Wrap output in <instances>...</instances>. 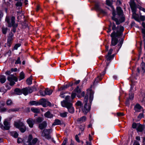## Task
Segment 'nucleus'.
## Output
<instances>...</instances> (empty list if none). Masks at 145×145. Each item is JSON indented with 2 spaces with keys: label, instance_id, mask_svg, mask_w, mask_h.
<instances>
[{
  "label": "nucleus",
  "instance_id": "obj_1",
  "mask_svg": "<svg viewBox=\"0 0 145 145\" xmlns=\"http://www.w3.org/2000/svg\"><path fill=\"white\" fill-rule=\"evenodd\" d=\"M117 10L118 15V18H116V14L115 12L113 11L112 13V19L117 24H119L120 23L123 22L125 20V17L123 14V11L120 7L117 8Z\"/></svg>",
  "mask_w": 145,
  "mask_h": 145
},
{
  "label": "nucleus",
  "instance_id": "obj_2",
  "mask_svg": "<svg viewBox=\"0 0 145 145\" xmlns=\"http://www.w3.org/2000/svg\"><path fill=\"white\" fill-rule=\"evenodd\" d=\"M93 99V95L92 93L90 94L89 101L88 95H85L84 102V107L82 108V111L84 114H86L90 110L91 105Z\"/></svg>",
  "mask_w": 145,
  "mask_h": 145
},
{
  "label": "nucleus",
  "instance_id": "obj_3",
  "mask_svg": "<svg viewBox=\"0 0 145 145\" xmlns=\"http://www.w3.org/2000/svg\"><path fill=\"white\" fill-rule=\"evenodd\" d=\"M70 102V96H67L65 97V100L61 101V104L63 107H66L70 113H73L74 112V109L72 106V104Z\"/></svg>",
  "mask_w": 145,
  "mask_h": 145
},
{
  "label": "nucleus",
  "instance_id": "obj_4",
  "mask_svg": "<svg viewBox=\"0 0 145 145\" xmlns=\"http://www.w3.org/2000/svg\"><path fill=\"white\" fill-rule=\"evenodd\" d=\"M120 32H117V33H116L115 31H113L111 35V37L112 38L111 43V46H115L118 43V39L116 38V37L121 36L123 31V29L122 27H121L120 28Z\"/></svg>",
  "mask_w": 145,
  "mask_h": 145
},
{
  "label": "nucleus",
  "instance_id": "obj_5",
  "mask_svg": "<svg viewBox=\"0 0 145 145\" xmlns=\"http://www.w3.org/2000/svg\"><path fill=\"white\" fill-rule=\"evenodd\" d=\"M15 17L12 16L10 20L8 16H6L5 19L6 21L8 24V26L9 27H16L18 26V24H15Z\"/></svg>",
  "mask_w": 145,
  "mask_h": 145
},
{
  "label": "nucleus",
  "instance_id": "obj_6",
  "mask_svg": "<svg viewBox=\"0 0 145 145\" xmlns=\"http://www.w3.org/2000/svg\"><path fill=\"white\" fill-rule=\"evenodd\" d=\"M129 5L132 12L133 14L136 13L137 8H138L140 10H142L144 8H143L139 5H138V6H137L135 3L134 0H131L129 3Z\"/></svg>",
  "mask_w": 145,
  "mask_h": 145
},
{
  "label": "nucleus",
  "instance_id": "obj_7",
  "mask_svg": "<svg viewBox=\"0 0 145 145\" xmlns=\"http://www.w3.org/2000/svg\"><path fill=\"white\" fill-rule=\"evenodd\" d=\"M14 125L16 128H18L22 133L26 131V127L22 122H15Z\"/></svg>",
  "mask_w": 145,
  "mask_h": 145
},
{
  "label": "nucleus",
  "instance_id": "obj_8",
  "mask_svg": "<svg viewBox=\"0 0 145 145\" xmlns=\"http://www.w3.org/2000/svg\"><path fill=\"white\" fill-rule=\"evenodd\" d=\"M52 131L51 129H45L42 132V136L45 137L48 140H49L51 138V137L50 135V134Z\"/></svg>",
  "mask_w": 145,
  "mask_h": 145
},
{
  "label": "nucleus",
  "instance_id": "obj_9",
  "mask_svg": "<svg viewBox=\"0 0 145 145\" xmlns=\"http://www.w3.org/2000/svg\"><path fill=\"white\" fill-rule=\"evenodd\" d=\"M7 80L10 82V85L12 86L15 84V82L17 81L18 78L14 75L11 74L8 77Z\"/></svg>",
  "mask_w": 145,
  "mask_h": 145
},
{
  "label": "nucleus",
  "instance_id": "obj_10",
  "mask_svg": "<svg viewBox=\"0 0 145 145\" xmlns=\"http://www.w3.org/2000/svg\"><path fill=\"white\" fill-rule=\"evenodd\" d=\"M22 94H23L24 95L26 96L29 93H32L33 90L30 87H27L23 88L22 89Z\"/></svg>",
  "mask_w": 145,
  "mask_h": 145
},
{
  "label": "nucleus",
  "instance_id": "obj_11",
  "mask_svg": "<svg viewBox=\"0 0 145 145\" xmlns=\"http://www.w3.org/2000/svg\"><path fill=\"white\" fill-rule=\"evenodd\" d=\"M14 34L12 32H11L9 34L7 39V45L9 47L11 46L13 40Z\"/></svg>",
  "mask_w": 145,
  "mask_h": 145
},
{
  "label": "nucleus",
  "instance_id": "obj_12",
  "mask_svg": "<svg viewBox=\"0 0 145 145\" xmlns=\"http://www.w3.org/2000/svg\"><path fill=\"white\" fill-rule=\"evenodd\" d=\"M110 26L112 27V30L114 31H116V33H117V32H119L120 31V28L121 27H123V31L124 30V27L122 26H119L116 27V25L114 23H111V22H110Z\"/></svg>",
  "mask_w": 145,
  "mask_h": 145
},
{
  "label": "nucleus",
  "instance_id": "obj_13",
  "mask_svg": "<svg viewBox=\"0 0 145 145\" xmlns=\"http://www.w3.org/2000/svg\"><path fill=\"white\" fill-rule=\"evenodd\" d=\"M26 122L29 127L32 128L33 125L36 123V120L31 118H29L27 120Z\"/></svg>",
  "mask_w": 145,
  "mask_h": 145
},
{
  "label": "nucleus",
  "instance_id": "obj_14",
  "mask_svg": "<svg viewBox=\"0 0 145 145\" xmlns=\"http://www.w3.org/2000/svg\"><path fill=\"white\" fill-rule=\"evenodd\" d=\"M4 126L3 125H1L0 127L3 130H8L10 129L9 124V123L6 120L4 122Z\"/></svg>",
  "mask_w": 145,
  "mask_h": 145
},
{
  "label": "nucleus",
  "instance_id": "obj_15",
  "mask_svg": "<svg viewBox=\"0 0 145 145\" xmlns=\"http://www.w3.org/2000/svg\"><path fill=\"white\" fill-rule=\"evenodd\" d=\"M140 99L143 104H145V94L143 93H141L140 95Z\"/></svg>",
  "mask_w": 145,
  "mask_h": 145
},
{
  "label": "nucleus",
  "instance_id": "obj_16",
  "mask_svg": "<svg viewBox=\"0 0 145 145\" xmlns=\"http://www.w3.org/2000/svg\"><path fill=\"white\" fill-rule=\"evenodd\" d=\"M74 91L76 93L77 97L78 98H80V96L79 95L81 93V90L79 88L78 86L76 87V88L74 90Z\"/></svg>",
  "mask_w": 145,
  "mask_h": 145
},
{
  "label": "nucleus",
  "instance_id": "obj_17",
  "mask_svg": "<svg viewBox=\"0 0 145 145\" xmlns=\"http://www.w3.org/2000/svg\"><path fill=\"white\" fill-rule=\"evenodd\" d=\"M86 117L85 116H83L80 118H78L77 121L79 123H81L86 121Z\"/></svg>",
  "mask_w": 145,
  "mask_h": 145
},
{
  "label": "nucleus",
  "instance_id": "obj_18",
  "mask_svg": "<svg viewBox=\"0 0 145 145\" xmlns=\"http://www.w3.org/2000/svg\"><path fill=\"white\" fill-rule=\"evenodd\" d=\"M142 107L139 104H136L134 108V109L135 111L137 112H140V109Z\"/></svg>",
  "mask_w": 145,
  "mask_h": 145
},
{
  "label": "nucleus",
  "instance_id": "obj_19",
  "mask_svg": "<svg viewBox=\"0 0 145 145\" xmlns=\"http://www.w3.org/2000/svg\"><path fill=\"white\" fill-rule=\"evenodd\" d=\"M95 9L99 11L100 12H101L103 14L106 13V12L103 10L101 8L99 5L98 4H96L95 6Z\"/></svg>",
  "mask_w": 145,
  "mask_h": 145
},
{
  "label": "nucleus",
  "instance_id": "obj_20",
  "mask_svg": "<svg viewBox=\"0 0 145 145\" xmlns=\"http://www.w3.org/2000/svg\"><path fill=\"white\" fill-rule=\"evenodd\" d=\"M5 105V102L4 101L0 102V110L1 111H5L6 110V109L3 107Z\"/></svg>",
  "mask_w": 145,
  "mask_h": 145
},
{
  "label": "nucleus",
  "instance_id": "obj_21",
  "mask_svg": "<svg viewBox=\"0 0 145 145\" xmlns=\"http://www.w3.org/2000/svg\"><path fill=\"white\" fill-rule=\"evenodd\" d=\"M32 139V135H29L28 137V140L27 142V143H28V145H27L25 143H24V145H32L31 141Z\"/></svg>",
  "mask_w": 145,
  "mask_h": 145
},
{
  "label": "nucleus",
  "instance_id": "obj_22",
  "mask_svg": "<svg viewBox=\"0 0 145 145\" xmlns=\"http://www.w3.org/2000/svg\"><path fill=\"white\" fill-rule=\"evenodd\" d=\"M46 101V99H41L39 102V105H42L43 107H46L45 104Z\"/></svg>",
  "mask_w": 145,
  "mask_h": 145
},
{
  "label": "nucleus",
  "instance_id": "obj_23",
  "mask_svg": "<svg viewBox=\"0 0 145 145\" xmlns=\"http://www.w3.org/2000/svg\"><path fill=\"white\" fill-rule=\"evenodd\" d=\"M47 124L45 121L43 122L42 123H40L39 125V127L40 129H42L46 127Z\"/></svg>",
  "mask_w": 145,
  "mask_h": 145
},
{
  "label": "nucleus",
  "instance_id": "obj_24",
  "mask_svg": "<svg viewBox=\"0 0 145 145\" xmlns=\"http://www.w3.org/2000/svg\"><path fill=\"white\" fill-rule=\"evenodd\" d=\"M45 117L48 118H51L53 117L52 114H51L49 111H47L44 114Z\"/></svg>",
  "mask_w": 145,
  "mask_h": 145
},
{
  "label": "nucleus",
  "instance_id": "obj_25",
  "mask_svg": "<svg viewBox=\"0 0 145 145\" xmlns=\"http://www.w3.org/2000/svg\"><path fill=\"white\" fill-rule=\"evenodd\" d=\"M136 129L138 132H142L143 129L142 125L139 123Z\"/></svg>",
  "mask_w": 145,
  "mask_h": 145
},
{
  "label": "nucleus",
  "instance_id": "obj_26",
  "mask_svg": "<svg viewBox=\"0 0 145 145\" xmlns=\"http://www.w3.org/2000/svg\"><path fill=\"white\" fill-rule=\"evenodd\" d=\"M14 93L15 94L17 95H21L22 94V89H20L19 88H17L15 89Z\"/></svg>",
  "mask_w": 145,
  "mask_h": 145
},
{
  "label": "nucleus",
  "instance_id": "obj_27",
  "mask_svg": "<svg viewBox=\"0 0 145 145\" xmlns=\"http://www.w3.org/2000/svg\"><path fill=\"white\" fill-rule=\"evenodd\" d=\"M45 95H50L52 93V91L48 88H46L45 90Z\"/></svg>",
  "mask_w": 145,
  "mask_h": 145
},
{
  "label": "nucleus",
  "instance_id": "obj_28",
  "mask_svg": "<svg viewBox=\"0 0 145 145\" xmlns=\"http://www.w3.org/2000/svg\"><path fill=\"white\" fill-rule=\"evenodd\" d=\"M62 124L61 121L58 119H56L54 122L52 124L53 125H61Z\"/></svg>",
  "mask_w": 145,
  "mask_h": 145
},
{
  "label": "nucleus",
  "instance_id": "obj_29",
  "mask_svg": "<svg viewBox=\"0 0 145 145\" xmlns=\"http://www.w3.org/2000/svg\"><path fill=\"white\" fill-rule=\"evenodd\" d=\"M30 105H36L38 106L39 105V102L36 101H31L29 103Z\"/></svg>",
  "mask_w": 145,
  "mask_h": 145
},
{
  "label": "nucleus",
  "instance_id": "obj_30",
  "mask_svg": "<svg viewBox=\"0 0 145 145\" xmlns=\"http://www.w3.org/2000/svg\"><path fill=\"white\" fill-rule=\"evenodd\" d=\"M20 108H11L8 110V112H17L18 111Z\"/></svg>",
  "mask_w": 145,
  "mask_h": 145
},
{
  "label": "nucleus",
  "instance_id": "obj_31",
  "mask_svg": "<svg viewBox=\"0 0 145 145\" xmlns=\"http://www.w3.org/2000/svg\"><path fill=\"white\" fill-rule=\"evenodd\" d=\"M25 78V74L23 72H21L20 74L19 81L24 79Z\"/></svg>",
  "mask_w": 145,
  "mask_h": 145
},
{
  "label": "nucleus",
  "instance_id": "obj_32",
  "mask_svg": "<svg viewBox=\"0 0 145 145\" xmlns=\"http://www.w3.org/2000/svg\"><path fill=\"white\" fill-rule=\"evenodd\" d=\"M72 84L70 85V84L65 85L61 87L60 88V89L61 90H63L65 89L68 88L69 86H71Z\"/></svg>",
  "mask_w": 145,
  "mask_h": 145
},
{
  "label": "nucleus",
  "instance_id": "obj_33",
  "mask_svg": "<svg viewBox=\"0 0 145 145\" xmlns=\"http://www.w3.org/2000/svg\"><path fill=\"white\" fill-rule=\"evenodd\" d=\"M75 105L76 106V108H80L82 106V103L81 102L78 101L76 103Z\"/></svg>",
  "mask_w": 145,
  "mask_h": 145
},
{
  "label": "nucleus",
  "instance_id": "obj_34",
  "mask_svg": "<svg viewBox=\"0 0 145 145\" xmlns=\"http://www.w3.org/2000/svg\"><path fill=\"white\" fill-rule=\"evenodd\" d=\"M32 77H30L28 78L26 81L27 84L29 85L31 84L32 82Z\"/></svg>",
  "mask_w": 145,
  "mask_h": 145
},
{
  "label": "nucleus",
  "instance_id": "obj_35",
  "mask_svg": "<svg viewBox=\"0 0 145 145\" xmlns=\"http://www.w3.org/2000/svg\"><path fill=\"white\" fill-rule=\"evenodd\" d=\"M10 135L14 138H16L18 136V133L15 131L12 132L10 133Z\"/></svg>",
  "mask_w": 145,
  "mask_h": 145
},
{
  "label": "nucleus",
  "instance_id": "obj_36",
  "mask_svg": "<svg viewBox=\"0 0 145 145\" xmlns=\"http://www.w3.org/2000/svg\"><path fill=\"white\" fill-rule=\"evenodd\" d=\"M31 110L34 113H39L40 112V110L37 108H32L31 109Z\"/></svg>",
  "mask_w": 145,
  "mask_h": 145
},
{
  "label": "nucleus",
  "instance_id": "obj_37",
  "mask_svg": "<svg viewBox=\"0 0 145 145\" xmlns=\"http://www.w3.org/2000/svg\"><path fill=\"white\" fill-rule=\"evenodd\" d=\"M37 141L38 139L37 138H35L33 139L32 141V142H31L32 145H38V144H36Z\"/></svg>",
  "mask_w": 145,
  "mask_h": 145
},
{
  "label": "nucleus",
  "instance_id": "obj_38",
  "mask_svg": "<svg viewBox=\"0 0 145 145\" xmlns=\"http://www.w3.org/2000/svg\"><path fill=\"white\" fill-rule=\"evenodd\" d=\"M5 77L4 76H1L0 78V82L2 83H5L6 81Z\"/></svg>",
  "mask_w": 145,
  "mask_h": 145
},
{
  "label": "nucleus",
  "instance_id": "obj_39",
  "mask_svg": "<svg viewBox=\"0 0 145 145\" xmlns=\"http://www.w3.org/2000/svg\"><path fill=\"white\" fill-rule=\"evenodd\" d=\"M6 104L8 106H11L13 104V103L11 100L8 99L7 101Z\"/></svg>",
  "mask_w": 145,
  "mask_h": 145
},
{
  "label": "nucleus",
  "instance_id": "obj_40",
  "mask_svg": "<svg viewBox=\"0 0 145 145\" xmlns=\"http://www.w3.org/2000/svg\"><path fill=\"white\" fill-rule=\"evenodd\" d=\"M2 29L3 33L4 34H6L8 31L7 27H3L2 28Z\"/></svg>",
  "mask_w": 145,
  "mask_h": 145
},
{
  "label": "nucleus",
  "instance_id": "obj_41",
  "mask_svg": "<svg viewBox=\"0 0 145 145\" xmlns=\"http://www.w3.org/2000/svg\"><path fill=\"white\" fill-rule=\"evenodd\" d=\"M21 46V44L20 43H18L16 44L14 46L12 50H17L18 48L20 47Z\"/></svg>",
  "mask_w": 145,
  "mask_h": 145
},
{
  "label": "nucleus",
  "instance_id": "obj_42",
  "mask_svg": "<svg viewBox=\"0 0 145 145\" xmlns=\"http://www.w3.org/2000/svg\"><path fill=\"white\" fill-rule=\"evenodd\" d=\"M114 57V55H113L112 56H110V55H108L106 56V58L107 59V60L108 61H110L112 59L113 57Z\"/></svg>",
  "mask_w": 145,
  "mask_h": 145
},
{
  "label": "nucleus",
  "instance_id": "obj_43",
  "mask_svg": "<svg viewBox=\"0 0 145 145\" xmlns=\"http://www.w3.org/2000/svg\"><path fill=\"white\" fill-rule=\"evenodd\" d=\"M43 120V118L41 117H39L37 118L36 121V122L37 123H40Z\"/></svg>",
  "mask_w": 145,
  "mask_h": 145
},
{
  "label": "nucleus",
  "instance_id": "obj_44",
  "mask_svg": "<svg viewBox=\"0 0 145 145\" xmlns=\"http://www.w3.org/2000/svg\"><path fill=\"white\" fill-rule=\"evenodd\" d=\"M15 64H21V61L20 60V57H18L17 58V60L15 62Z\"/></svg>",
  "mask_w": 145,
  "mask_h": 145
},
{
  "label": "nucleus",
  "instance_id": "obj_45",
  "mask_svg": "<svg viewBox=\"0 0 145 145\" xmlns=\"http://www.w3.org/2000/svg\"><path fill=\"white\" fill-rule=\"evenodd\" d=\"M111 1V0H106V4L109 6H111L112 4Z\"/></svg>",
  "mask_w": 145,
  "mask_h": 145
},
{
  "label": "nucleus",
  "instance_id": "obj_46",
  "mask_svg": "<svg viewBox=\"0 0 145 145\" xmlns=\"http://www.w3.org/2000/svg\"><path fill=\"white\" fill-rule=\"evenodd\" d=\"M68 113L67 112H64L63 113H61L60 114L61 116L62 117H65L67 116V115Z\"/></svg>",
  "mask_w": 145,
  "mask_h": 145
},
{
  "label": "nucleus",
  "instance_id": "obj_47",
  "mask_svg": "<svg viewBox=\"0 0 145 145\" xmlns=\"http://www.w3.org/2000/svg\"><path fill=\"white\" fill-rule=\"evenodd\" d=\"M144 116L143 112L140 113L139 115L138 116L137 118L138 119H140L142 118H143Z\"/></svg>",
  "mask_w": 145,
  "mask_h": 145
},
{
  "label": "nucleus",
  "instance_id": "obj_48",
  "mask_svg": "<svg viewBox=\"0 0 145 145\" xmlns=\"http://www.w3.org/2000/svg\"><path fill=\"white\" fill-rule=\"evenodd\" d=\"M139 123H133L132 125V127L133 129H135L137 128L138 126V125Z\"/></svg>",
  "mask_w": 145,
  "mask_h": 145
},
{
  "label": "nucleus",
  "instance_id": "obj_49",
  "mask_svg": "<svg viewBox=\"0 0 145 145\" xmlns=\"http://www.w3.org/2000/svg\"><path fill=\"white\" fill-rule=\"evenodd\" d=\"M45 105L46 106V107L48 106H51V103L47 101L46 100V102H45Z\"/></svg>",
  "mask_w": 145,
  "mask_h": 145
},
{
  "label": "nucleus",
  "instance_id": "obj_50",
  "mask_svg": "<svg viewBox=\"0 0 145 145\" xmlns=\"http://www.w3.org/2000/svg\"><path fill=\"white\" fill-rule=\"evenodd\" d=\"M17 7H21L22 5V3L20 1H18L16 4Z\"/></svg>",
  "mask_w": 145,
  "mask_h": 145
},
{
  "label": "nucleus",
  "instance_id": "obj_51",
  "mask_svg": "<svg viewBox=\"0 0 145 145\" xmlns=\"http://www.w3.org/2000/svg\"><path fill=\"white\" fill-rule=\"evenodd\" d=\"M84 126L85 125H80L79 128L81 131H83L84 130Z\"/></svg>",
  "mask_w": 145,
  "mask_h": 145
},
{
  "label": "nucleus",
  "instance_id": "obj_52",
  "mask_svg": "<svg viewBox=\"0 0 145 145\" xmlns=\"http://www.w3.org/2000/svg\"><path fill=\"white\" fill-rule=\"evenodd\" d=\"M123 42V40L122 39H121V40H120L119 44H118V46H120L119 48H120L122 46Z\"/></svg>",
  "mask_w": 145,
  "mask_h": 145
},
{
  "label": "nucleus",
  "instance_id": "obj_53",
  "mask_svg": "<svg viewBox=\"0 0 145 145\" xmlns=\"http://www.w3.org/2000/svg\"><path fill=\"white\" fill-rule=\"evenodd\" d=\"M140 19L142 21H144L145 20V16L141 15L140 17Z\"/></svg>",
  "mask_w": 145,
  "mask_h": 145
},
{
  "label": "nucleus",
  "instance_id": "obj_54",
  "mask_svg": "<svg viewBox=\"0 0 145 145\" xmlns=\"http://www.w3.org/2000/svg\"><path fill=\"white\" fill-rule=\"evenodd\" d=\"M76 95V94L74 92L72 93L71 95L72 99H73L75 97Z\"/></svg>",
  "mask_w": 145,
  "mask_h": 145
},
{
  "label": "nucleus",
  "instance_id": "obj_55",
  "mask_svg": "<svg viewBox=\"0 0 145 145\" xmlns=\"http://www.w3.org/2000/svg\"><path fill=\"white\" fill-rule=\"evenodd\" d=\"M141 66L142 70L145 71L144 68L145 67V64L144 63H142L141 64Z\"/></svg>",
  "mask_w": 145,
  "mask_h": 145
},
{
  "label": "nucleus",
  "instance_id": "obj_56",
  "mask_svg": "<svg viewBox=\"0 0 145 145\" xmlns=\"http://www.w3.org/2000/svg\"><path fill=\"white\" fill-rule=\"evenodd\" d=\"M67 141V139L65 138L63 140V142L61 145H66Z\"/></svg>",
  "mask_w": 145,
  "mask_h": 145
},
{
  "label": "nucleus",
  "instance_id": "obj_57",
  "mask_svg": "<svg viewBox=\"0 0 145 145\" xmlns=\"http://www.w3.org/2000/svg\"><path fill=\"white\" fill-rule=\"evenodd\" d=\"M117 114L118 116H123L124 115V114L122 112H118Z\"/></svg>",
  "mask_w": 145,
  "mask_h": 145
},
{
  "label": "nucleus",
  "instance_id": "obj_58",
  "mask_svg": "<svg viewBox=\"0 0 145 145\" xmlns=\"http://www.w3.org/2000/svg\"><path fill=\"white\" fill-rule=\"evenodd\" d=\"M39 92L40 95L43 96H45V92L44 93L43 92V91L42 90H40L39 91Z\"/></svg>",
  "mask_w": 145,
  "mask_h": 145
},
{
  "label": "nucleus",
  "instance_id": "obj_59",
  "mask_svg": "<svg viewBox=\"0 0 145 145\" xmlns=\"http://www.w3.org/2000/svg\"><path fill=\"white\" fill-rule=\"evenodd\" d=\"M22 142V139L20 138H18V140H17V143H21Z\"/></svg>",
  "mask_w": 145,
  "mask_h": 145
},
{
  "label": "nucleus",
  "instance_id": "obj_60",
  "mask_svg": "<svg viewBox=\"0 0 145 145\" xmlns=\"http://www.w3.org/2000/svg\"><path fill=\"white\" fill-rule=\"evenodd\" d=\"M75 139L78 142H80V140L79 139L77 135H76L75 136Z\"/></svg>",
  "mask_w": 145,
  "mask_h": 145
},
{
  "label": "nucleus",
  "instance_id": "obj_61",
  "mask_svg": "<svg viewBox=\"0 0 145 145\" xmlns=\"http://www.w3.org/2000/svg\"><path fill=\"white\" fill-rule=\"evenodd\" d=\"M122 0H117V4L118 5H120L121 3V1Z\"/></svg>",
  "mask_w": 145,
  "mask_h": 145
},
{
  "label": "nucleus",
  "instance_id": "obj_62",
  "mask_svg": "<svg viewBox=\"0 0 145 145\" xmlns=\"http://www.w3.org/2000/svg\"><path fill=\"white\" fill-rule=\"evenodd\" d=\"M64 93L63 92H61L60 95V96L62 98H64L65 96L64 95Z\"/></svg>",
  "mask_w": 145,
  "mask_h": 145
},
{
  "label": "nucleus",
  "instance_id": "obj_63",
  "mask_svg": "<svg viewBox=\"0 0 145 145\" xmlns=\"http://www.w3.org/2000/svg\"><path fill=\"white\" fill-rule=\"evenodd\" d=\"M133 145H140V144L138 142L135 141L133 144Z\"/></svg>",
  "mask_w": 145,
  "mask_h": 145
},
{
  "label": "nucleus",
  "instance_id": "obj_64",
  "mask_svg": "<svg viewBox=\"0 0 145 145\" xmlns=\"http://www.w3.org/2000/svg\"><path fill=\"white\" fill-rule=\"evenodd\" d=\"M142 32L143 34L144 35V36H145V29H142Z\"/></svg>",
  "mask_w": 145,
  "mask_h": 145
}]
</instances>
